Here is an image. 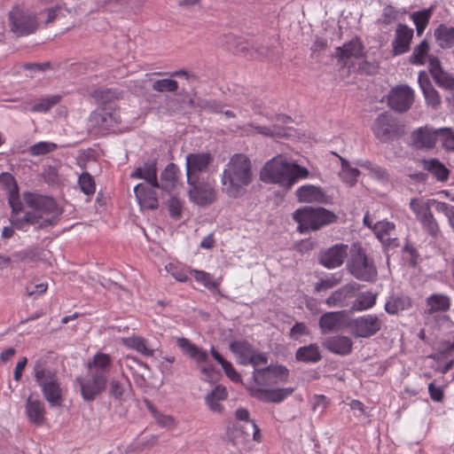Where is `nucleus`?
I'll return each instance as SVG.
<instances>
[{"label": "nucleus", "instance_id": "obj_1", "mask_svg": "<svg viewBox=\"0 0 454 454\" xmlns=\"http://www.w3.org/2000/svg\"><path fill=\"white\" fill-rule=\"evenodd\" d=\"M0 184L8 190V202L12 207L10 222L16 229L27 231L30 225L36 226V229H45L58 223L62 209L53 198L26 192L23 199L27 209H23L14 177L9 173H2Z\"/></svg>", "mask_w": 454, "mask_h": 454}, {"label": "nucleus", "instance_id": "obj_2", "mask_svg": "<svg viewBox=\"0 0 454 454\" xmlns=\"http://www.w3.org/2000/svg\"><path fill=\"white\" fill-rule=\"evenodd\" d=\"M254 177L250 159L246 154L235 153L223 168L221 176L222 192L231 199L241 198L247 194Z\"/></svg>", "mask_w": 454, "mask_h": 454}, {"label": "nucleus", "instance_id": "obj_3", "mask_svg": "<svg viewBox=\"0 0 454 454\" xmlns=\"http://www.w3.org/2000/svg\"><path fill=\"white\" fill-rule=\"evenodd\" d=\"M309 174L306 168L288 161L279 154L266 162L261 171V179L290 189L299 179L308 177Z\"/></svg>", "mask_w": 454, "mask_h": 454}, {"label": "nucleus", "instance_id": "obj_4", "mask_svg": "<svg viewBox=\"0 0 454 454\" xmlns=\"http://www.w3.org/2000/svg\"><path fill=\"white\" fill-rule=\"evenodd\" d=\"M346 267L348 273L359 281L374 283L378 279V269L374 259L360 243L351 245Z\"/></svg>", "mask_w": 454, "mask_h": 454}, {"label": "nucleus", "instance_id": "obj_5", "mask_svg": "<svg viewBox=\"0 0 454 454\" xmlns=\"http://www.w3.org/2000/svg\"><path fill=\"white\" fill-rule=\"evenodd\" d=\"M33 372L45 400L52 407L60 406L63 401L62 389L56 372L48 366L44 359L35 362Z\"/></svg>", "mask_w": 454, "mask_h": 454}, {"label": "nucleus", "instance_id": "obj_6", "mask_svg": "<svg viewBox=\"0 0 454 454\" xmlns=\"http://www.w3.org/2000/svg\"><path fill=\"white\" fill-rule=\"evenodd\" d=\"M293 219L298 223L297 231L300 233H308L335 223L338 216L325 207L307 206L295 210Z\"/></svg>", "mask_w": 454, "mask_h": 454}, {"label": "nucleus", "instance_id": "obj_7", "mask_svg": "<svg viewBox=\"0 0 454 454\" xmlns=\"http://www.w3.org/2000/svg\"><path fill=\"white\" fill-rule=\"evenodd\" d=\"M10 31L17 36H27L39 28L37 14L24 4H14L7 14Z\"/></svg>", "mask_w": 454, "mask_h": 454}, {"label": "nucleus", "instance_id": "obj_8", "mask_svg": "<svg viewBox=\"0 0 454 454\" xmlns=\"http://www.w3.org/2000/svg\"><path fill=\"white\" fill-rule=\"evenodd\" d=\"M372 130L375 137L382 143L398 139L404 135V126L387 113L376 118Z\"/></svg>", "mask_w": 454, "mask_h": 454}, {"label": "nucleus", "instance_id": "obj_9", "mask_svg": "<svg viewBox=\"0 0 454 454\" xmlns=\"http://www.w3.org/2000/svg\"><path fill=\"white\" fill-rule=\"evenodd\" d=\"M382 321L378 316L368 314L351 319L348 322L350 333L356 338H369L380 329Z\"/></svg>", "mask_w": 454, "mask_h": 454}, {"label": "nucleus", "instance_id": "obj_10", "mask_svg": "<svg viewBox=\"0 0 454 454\" xmlns=\"http://www.w3.org/2000/svg\"><path fill=\"white\" fill-rule=\"evenodd\" d=\"M414 102V91L406 84L396 85L387 96V106L395 112L408 111Z\"/></svg>", "mask_w": 454, "mask_h": 454}, {"label": "nucleus", "instance_id": "obj_11", "mask_svg": "<svg viewBox=\"0 0 454 454\" xmlns=\"http://www.w3.org/2000/svg\"><path fill=\"white\" fill-rule=\"evenodd\" d=\"M349 248L346 244H335L323 249L318 254V262L326 269L339 268L348 260Z\"/></svg>", "mask_w": 454, "mask_h": 454}, {"label": "nucleus", "instance_id": "obj_12", "mask_svg": "<svg viewBox=\"0 0 454 454\" xmlns=\"http://www.w3.org/2000/svg\"><path fill=\"white\" fill-rule=\"evenodd\" d=\"M189 184L190 200L200 207L211 205L216 200L215 188L206 182H200L199 179H192Z\"/></svg>", "mask_w": 454, "mask_h": 454}, {"label": "nucleus", "instance_id": "obj_13", "mask_svg": "<svg viewBox=\"0 0 454 454\" xmlns=\"http://www.w3.org/2000/svg\"><path fill=\"white\" fill-rule=\"evenodd\" d=\"M447 128L433 129L427 126L420 127L411 132V145L415 149H431L434 148L438 136Z\"/></svg>", "mask_w": 454, "mask_h": 454}, {"label": "nucleus", "instance_id": "obj_14", "mask_svg": "<svg viewBox=\"0 0 454 454\" xmlns=\"http://www.w3.org/2000/svg\"><path fill=\"white\" fill-rule=\"evenodd\" d=\"M119 363L121 367H125L132 374L138 387L142 388L147 386L146 378L149 376L151 370L146 364L130 356H124Z\"/></svg>", "mask_w": 454, "mask_h": 454}, {"label": "nucleus", "instance_id": "obj_15", "mask_svg": "<svg viewBox=\"0 0 454 454\" xmlns=\"http://www.w3.org/2000/svg\"><path fill=\"white\" fill-rule=\"evenodd\" d=\"M213 161V156L208 153H189L186 156L187 183L198 179L199 173L206 172Z\"/></svg>", "mask_w": 454, "mask_h": 454}, {"label": "nucleus", "instance_id": "obj_16", "mask_svg": "<svg viewBox=\"0 0 454 454\" xmlns=\"http://www.w3.org/2000/svg\"><path fill=\"white\" fill-rule=\"evenodd\" d=\"M356 283H348L335 290L325 300V304L329 307L344 308L349 305V301L356 296V291L359 289Z\"/></svg>", "mask_w": 454, "mask_h": 454}, {"label": "nucleus", "instance_id": "obj_17", "mask_svg": "<svg viewBox=\"0 0 454 454\" xmlns=\"http://www.w3.org/2000/svg\"><path fill=\"white\" fill-rule=\"evenodd\" d=\"M77 381L83 399L88 402L93 401L106 387V380L90 373L88 379L78 378Z\"/></svg>", "mask_w": 454, "mask_h": 454}, {"label": "nucleus", "instance_id": "obj_18", "mask_svg": "<svg viewBox=\"0 0 454 454\" xmlns=\"http://www.w3.org/2000/svg\"><path fill=\"white\" fill-rule=\"evenodd\" d=\"M334 56L343 65H348L354 59L364 56V46L358 38H354L344 43L342 47H337Z\"/></svg>", "mask_w": 454, "mask_h": 454}, {"label": "nucleus", "instance_id": "obj_19", "mask_svg": "<svg viewBox=\"0 0 454 454\" xmlns=\"http://www.w3.org/2000/svg\"><path fill=\"white\" fill-rule=\"evenodd\" d=\"M249 394L262 402L280 403L294 392L293 387L264 389L256 387H248Z\"/></svg>", "mask_w": 454, "mask_h": 454}, {"label": "nucleus", "instance_id": "obj_20", "mask_svg": "<svg viewBox=\"0 0 454 454\" xmlns=\"http://www.w3.org/2000/svg\"><path fill=\"white\" fill-rule=\"evenodd\" d=\"M112 357L108 354L98 352L94 355L91 361L88 363L89 373L93 376H98L103 380L107 379L112 368Z\"/></svg>", "mask_w": 454, "mask_h": 454}, {"label": "nucleus", "instance_id": "obj_21", "mask_svg": "<svg viewBox=\"0 0 454 454\" xmlns=\"http://www.w3.org/2000/svg\"><path fill=\"white\" fill-rule=\"evenodd\" d=\"M346 311H331L323 314L319 318V327L323 334L339 332L344 326Z\"/></svg>", "mask_w": 454, "mask_h": 454}, {"label": "nucleus", "instance_id": "obj_22", "mask_svg": "<svg viewBox=\"0 0 454 454\" xmlns=\"http://www.w3.org/2000/svg\"><path fill=\"white\" fill-rule=\"evenodd\" d=\"M413 37V29L404 24H398L395 38L392 42L393 55H401L410 50V44Z\"/></svg>", "mask_w": 454, "mask_h": 454}, {"label": "nucleus", "instance_id": "obj_23", "mask_svg": "<svg viewBox=\"0 0 454 454\" xmlns=\"http://www.w3.org/2000/svg\"><path fill=\"white\" fill-rule=\"evenodd\" d=\"M322 345L328 351L340 355L347 356L351 353L353 341L351 338L343 335H335L326 338Z\"/></svg>", "mask_w": 454, "mask_h": 454}, {"label": "nucleus", "instance_id": "obj_24", "mask_svg": "<svg viewBox=\"0 0 454 454\" xmlns=\"http://www.w3.org/2000/svg\"><path fill=\"white\" fill-rule=\"evenodd\" d=\"M157 159H151L137 168L131 174V178L145 179L152 187L159 186L157 179Z\"/></svg>", "mask_w": 454, "mask_h": 454}, {"label": "nucleus", "instance_id": "obj_25", "mask_svg": "<svg viewBox=\"0 0 454 454\" xmlns=\"http://www.w3.org/2000/svg\"><path fill=\"white\" fill-rule=\"evenodd\" d=\"M28 420L35 425L42 426L45 421V407L43 402L29 395L25 405Z\"/></svg>", "mask_w": 454, "mask_h": 454}, {"label": "nucleus", "instance_id": "obj_26", "mask_svg": "<svg viewBox=\"0 0 454 454\" xmlns=\"http://www.w3.org/2000/svg\"><path fill=\"white\" fill-rule=\"evenodd\" d=\"M146 184H138L134 188V193L142 208L156 209L159 206L155 192Z\"/></svg>", "mask_w": 454, "mask_h": 454}, {"label": "nucleus", "instance_id": "obj_27", "mask_svg": "<svg viewBox=\"0 0 454 454\" xmlns=\"http://www.w3.org/2000/svg\"><path fill=\"white\" fill-rule=\"evenodd\" d=\"M241 129L247 136H254L258 134L267 137H283L287 135L285 128L276 124L267 127L249 123L241 128Z\"/></svg>", "mask_w": 454, "mask_h": 454}, {"label": "nucleus", "instance_id": "obj_28", "mask_svg": "<svg viewBox=\"0 0 454 454\" xmlns=\"http://www.w3.org/2000/svg\"><path fill=\"white\" fill-rule=\"evenodd\" d=\"M435 43L442 50L454 47V27L441 23L434 31Z\"/></svg>", "mask_w": 454, "mask_h": 454}, {"label": "nucleus", "instance_id": "obj_29", "mask_svg": "<svg viewBox=\"0 0 454 454\" xmlns=\"http://www.w3.org/2000/svg\"><path fill=\"white\" fill-rule=\"evenodd\" d=\"M419 83L423 91L427 104L434 109L438 108L441 105V97L424 72L419 74Z\"/></svg>", "mask_w": 454, "mask_h": 454}, {"label": "nucleus", "instance_id": "obj_30", "mask_svg": "<svg viewBox=\"0 0 454 454\" xmlns=\"http://www.w3.org/2000/svg\"><path fill=\"white\" fill-rule=\"evenodd\" d=\"M427 309L425 313L432 315L436 312H446L450 308V299L449 296L442 294H434L426 300Z\"/></svg>", "mask_w": 454, "mask_h": 454}, {"label": "nucleus", "instance_id": "obj_31", "mask_svg": "<svg viewBox=\"0 0 454 454\" xmlns=\"http://www.w3.org/2000/svg\"><path fill=\"white\" fill-rule=\"evenodd\" d=\"M125 387L117 380H112L109 384V395L115 400L119 401V403L115 406L114 413L118 415L120 418H123L127 414V409L122 405V402L125 401Z\"/></svg>", "mask_w": 454, "mask_h": 454}, {"label": "nucleus", "instance_id": "obj_32", "mask_svg": "<svg viewBox=\"0 0 454 454\" xmlns=\"http://www.w3.org/2000/svg\"><path fill=\"white\" fill-rule=\"evenodd\" d=\"M296 197L298 201L303 203L322 202L325 200V193L320 187L307 184L296 191Z\"/></svg>", "mask_w": 454, "mask_h": 454}, {"label": "nucleus", "instance_id": "obj_33", "mask_svg": "<svg viewBox=\"0 0 454 454\" xmlns=\"http://www.w3.org/2000/svg\"><path fill=\"white\" fill-rule=\"evenodd\" d=\"M227 396L228 393L226 388L218 385L206 395L205 402L211 411L222 413L223 405L220 402L225 400Z\"/></svg>", "mask_w": 454, "mask_h": 454}, {"label": "nucleus", "instance_id": "obj_34", "mask_svg": "<svg viewBox=\"0 0 454 454\" xmlns=\"http://www.w3.org/2000/svg\"><path fill=\"white\" fill-rule=\"evenodd\" d=\"M224 40L227 48L235 54H249L250 56H254L251 49L252 43L243 37L230 34L224 36Z\"/></svg>", "mask_w": 454, "mask_h": 454}, {"label": "nucleus", "instance_id": "obj_35", "mask_svg": "<svg viewBox=\"0 0 454 454\" xmlns=\"http://www.w3.org/2000/svg\"><path fill=\"white\" fill-rule=\"evenodd\" d=\"M64 11L68 14L76 12L75 7H70L67 3L61 2L50 8L43 9L41 12L42 15H45L44 24L49 25L53 23L59 17H66Z\"/></svg>", "mask_w": 454, "mask_h": 454}, {"label": "nucleus", "instance_id": "obj_36", "mask_svg": "<svg viewBox=\"0 0 454 454\" xmlns=\"http://www.w3.org/2000/svg\"><path fill=\"white\" fill-rule=\"evenodd\" d=\"M115 114L107 112L106 109L95 111L90 116V122L99 129H107L117 123Z\"/></svg>", "mask_w": 454, "mask_h": 454}, {"label": "nucleus", "instance_id": "obj_37", "mask_svg": "<svg viewBox=\"0 0 454 454\" xmlns=\"http://www.w3.org/2000/svg\"><path fill=\"white\" fill-rule=\"evenodd\" d=\"M177 345L186 355L198 363L206 362L207 360L208 356L207 351L192 344L188 339H177Z\"/></svg>", "mask_w": 454, "mask_h": 454}, {"label": "nucleus", "instance_id": "obj_38", "mask_svg": "<svg viewBox=\"0 0 454 454\" xmlns=\"http://www.w3.org/2000/svg\"><path fill=\"white\" fill-rule=\"evenodd\" d=\"M295 358L302 363H317L321 360L322 356L317 344H309L299 348L295 352Z\"/></svg>", "mask_w": 454, "mask_h": 454}, {"label": "nucleus", "instance_id": "obj_39", "mask_svg": "<svg viewBox=\"0 0 454 454\" xmlns=\"http://www.w3.org/2000/svg\"><path fill=\"white\" fill-rule=\"evenodd\" d=\"M177 170V167L174 163L168 164L160 174L159 186H156L155 188H160L169 192L175 186Z\"/></svg>", "mask_w": 454, "mask_h": 454}, {"label": "nucleus", "instance_id": "obj_40", "mask_svg": "<svg viewBox=\"0 0 454 454\" xmlns=\"http://www.w3.org/2000/svg\"><path fill=\"white\" fill-rule=\"evenodd\" d=\"M377 294L363 292L352 302L350 312L363 311L372 308L376 303Z\"/></svg>", "mask_w": 454, "mask_h": 454}, {"label": "nucleus", "instance_id": "obj_41", "mask_svg": "<svg viewBox=\"0 0 454 454\" xmlns=\"http://www.w3.org/2000/svg\"><path fill=\"white\" fill-rule=\"evenodd\" d=\"M91 97L99 104H106L122 98L123 91L115 88L98 89L91 92Z\"/></svg>", "mask_w": 454, "mask_h": 454}, {"label": "nucleus", "instance_id": "obj_42", "mask_svg": "<svg viewBox=\"0 0 454 454\" xmlns=\"http://www.w3.org/2000/svg\"><path fill=\"white\" fill-rule=\"evenodd\" d=\"M123 343L128 348H133L146 356H153L154 349L148 347V341L143 337L133 335L123 339Z\"/></svg>", "mask_w": 454, "mask_h": 454}, {"label": "nucleus", "instance_id": "obj_43", "mask_svg": "<svg viewBox=\"0 0 454 454\" xmlns=\"http://www.w3.org/2000/svg\"><path fill=\"white\" fill-rule=\"evenodd\" d=\"M424 167L432 173L438 181L445 182L449 178L450 170L437 159L424 161Z\"/></svg>", "mask_w": 454, "mask_h": 454}, {"label": "nucleus", "instance_id": "obj_44", "mask_svg": "<svg viewBox=\"0 0 454 454\" xmlns=\"http://www.w3.org/2000/svg\"><path fill=\"white\" fill-rule=\"evenodd\" d=\"M230 348L239 356V362L242 364H247V361L254 350L252 345L246 340L233 341L230 344Z\"/></svg>", "mask_w": 454, "mask_h": 454}, {"label": "nucleus", "instance_id": "obj_45", "mask_svg": "<svg viewBox=\"0 0 454 454\" xmlns=\"http://www.w3.org/2000/svg\"><path fill=\"white\" fill-rule=\"evenodd\" d=\"M431 16L432 8L415 12L411 14V20H413L416 26L417 35L419 36L421 35L425 31L426 27L429 23Z\"/></svg>", "mask_w": 454, "mask_h": 454}, {"label": "nucleus", "instance_id": "obj_46", "mask_svg": "<svg viewBox=\"0 0 454 454\" xmlns=\"http://www.w3.org/2000/svg\"><path fill=\"white\" fill-rule=\"evenodd\" d=\"M151 81H152V89L157 92L175 93L177 91V90L179 88L177 81L171 79V78H164V79L151 80Z\"/></svg>", "mask_w": 454, "mask_h": 454}, {"label": "nucleus", "instance_id": "obj_47", "mask_svg": "<svg viewBox=\"0 0 454 454\" xmlns=\"http://www.w3.org/2000/svg\"><path fill=\"white\" fill-rule=\"evenodd\" d=\"M411 307V300L408 297H391L386 303L385 309L388 314H397Z\"/></svg>", "mask_w": 454, "mask_h": 454}, {"label": "nucleus", "instance_id": "obj_48", "mask_svg": "<svg viewBox=\"0 0 454 454\" xmlns=\"http://www.w3.org/2000/svg\"><path fill=\"white\" fill-rule=\"evenodd\" d=\"M247 430L243 428V427H239L237 425H233L232 427H227V434L230 437H234L235 436L234 432L239 430L241 432V434L244 435H249L250 433H252L253 439L257 442H261L262 435H261L260 428L258 427V426L256 425L255 422H251V425L249 427H247Z\"/></svg>", "mask_w": 454, "mask_h": 454}, {"label": "nucleus", "instance_id": "obj_49", "mask_svg": "<svg viewBox=\"0 0 454 454\" xmlns=\"http://www.w3.org/2000/svg\"><path fill=\"white\" fill-rule=\"evenodd\" d=\"M61 99L59 95H53L48 97L46 98L41 99L39 102L35 103L30 111L34 113H46L48 112L53 106L57 105Z\"/></svg>", "mask_w": 454, "mask_h": 454}, {"label": "nucleus", "instance_id": "obj_50", "mask_svg": "<svg viewBox=\"0 0 454 454\" xmlns=\"http://www.w3.org/2000/svg\"><path fill=\"white\" fill-rule=\"evenodd\" d=\"M81 191L86 195H93L96 191V184L93 176L88 172H82L78 178Z\"/></svg>", "mask_w": 454, "mask_h": 454}, {"label": "nucleus", "instance_id": "obj_51", "mask_svg": "<svg viewBox=\"0 0 454 454\" xmlns=\"http://www.w3.org/2000/svg\"><path fill=\"white\" fill-rule=\"evenodd\" d=\"M429 50V44L427 40H423L419 45H417L412 54L410 57V61L412 64L422 65L425 62V57Z\"/></svg>", "mask_w": 454, "mask_h": 454}, {"label": "nucleus", "instance_id": "obj_52", "mask_svg": "<svg viewBox=\"0 0 454 454\" xmlns=\"http://www.w3.org/2000/svg\"><path fill=\"white\" fill-rule=\"evenodd\" d=\"M253 57L260 58L262 59L271 60L275 57L274 48L269 45H262L259 43H252Z\"/></svg>", "mask_w": 454, "mask_h": 454}, {"label": "nucleus", "instance_id": "obj_53", "mask_svg": "<svg viewBox=\"0 0 454 454\" xmlns=\"http://www.w3.org/2000/svg\"><path fill=\"white\" fill-rule=\"evenodd\" d=\"M191 273L198 282L202 283L204 286L209 290H214L219 286L218 282L214 280L212 276L207 272L192 270Z\"/></svg>", "mask_w": 454, "mask_h": 454}, {"label": "nucleus", "instance_id": "obj_54", "mask_svg": "<svg viewBox=\"0 0 454 454\" xmlns=\"http://www.w3.org/2000/svg\"><path fill=\"white\" fill-rule=\"evenodd\" d=\"M361 167L369 170L370 174L373 177H375L376 179H378L380 181H387L389 178V175L385 168H383L378 165H375L371 161L367 160V161L363 162L361 164Z\"/></svg>", "mask_w": 454, "mask_h": 454}, {"label": "nucleus", "instance_id": "obj_55", "mask_svg": "<svg viewBox=\"0 0 454 454\" xmlns=\"http://www.w3.org/2000/svg\"><path fill=\"white\" fill-rule=\"evenodd\" d=\"M57 145L50 142H39L29 147V153L33 156L44 155L54 151Z\"/></svg>", "mask_w": 454, "mask_h": 454}, {"label": "nucleus", "instance_id": "obj_56", "mask_svg": "<svg viewBox=\"0 0 454 454\" xmlns=\"http://www.w3.org/2000/svg\"><path fill=\"white\" fill-rule=\"evenodd\" d=\"M435 83L446 90H453L454 89V76L444 70L440 72L439 74H435L433 77Z\"/></svg>", "mask_w": 454, "mask_h": 454}, {"label": "nucleus", "instance_id": "obj_57", "mask_svg": "<svg viewBox=\"0 0 454 454\" xmlns=\"http://www.w3.org/2000/svg\"><path fill=\"white\" fill-rule=\"evenodd\" d=\"M339 175L343 182L348 184L349 186H353L357 181L360 171L356 168L350 167L346 169H341Z\"/></svg>", "mask_w": 454, "mask_h": 454}, {"label": "nucleus", "instance_id": "obj_58", "mask_svg": "<svg viewBox=\"0 0 454 454\" xmlns=\"http://www.w3.org/2000/svg\"><path fill=\"white\" fill-rule=\"evenodd\" d=\"M152 414L158 422V424L160 425L161 427L172 429L176 425V420L172 416L162 414L156 409H152Z\"/></svg>", "mask_w": 454, "mask_h": 454}, {"label": "nucleus", "instance_id": "obj_59", "mask_svg": "<svg viewBox=\"0 0 454 454\" xmlns=\"http://www.w3.org/2000/svg\"><path fill=\"white\" fill-rule=\"evenodd\" d=\"M397 19V11L392 6L387 5L383 9L382 16L378 20V23L389 25Z\"/></svg>", "mask_w": 454, "mask_h": 454}, {"label": "nucleus", "instance_id": "obj_60", "mask_svg": "<svg viewBox=\"0 0 454 454\" xmlns=\"http://www.w3.org/2000/svg\"><path fill=\"white\" fill-rule=\"evenodd\" d=\"M46 283H35L34 281L26 286V293L28 296H36L44 294L47 291Z\"/></svg>", "mask_w": 454, "mask_h": 454}, {"label": "nucleus", "instance_id": "obj_61", "mask_svg": "<svg viewBox=\"0 0 454 454\" xmlns=\"http://www.w3.org/2000/svg\"><path fill=\"white\" fill-rule=\"evenodd\" d=\"M375 231L380 239H384L395 230V224L390 222H378L374 226Z\"/></svg>", "mask_w": 454, "mask_h": 454}, {"label": "nucleus", "instance_id": "obj_62", "mask_svg": "<svg viewBox=\"0 0 454 454\" xmlns=\"http://www.w3.org/2000/svg\"><path fill=\"white\" fill-rule=\"evenodd\" d=\"M200 107L210 113H222L224 106L222 102L217 100H203L200 103Z\"/></svg>", "mask_w": 454, "mask_h": 454}, {"label": "nucleus", "instance_id": "obj_63", "mask_svg": "<svg viewBox=\"0 0 454 454\" xmlns=\"http://www.w3.org/2000/svg\"><path fill=\"white\" fill-rule=\"evenodd\" d=\"M341 282V276H332L330 278H326L322 279L319 283H317L315 286L316 291L319 292L322 289H329L336 286Z\"/></svg>", "mask_w": 454, "mask_h": 454}, {"label": "nucleus", "instance_id": "obj_64", "mask_svg": "<svg viewBox=\"0 0 454 454\" xmlns=\"http://www.w3.org/2000/svg\"><path fill=\"white\" fill-rule=\"evenodd\" d=\"M329 401L325 395H316L314 397L312 410L314 412L323 414L327 409Z\"/></svg>", "mask_w": 454, "mask_h": 454}]
</instances>
